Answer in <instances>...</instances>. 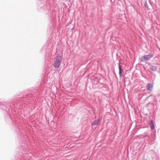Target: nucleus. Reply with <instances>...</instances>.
<instances>
[{
	"label": "nucleus",
	"mask_w": 160,
	"mask_h": 160,
	"mask_svg": "<svg viewBox=\"0 0 160 160\" xmlns=\"http://www.w3.org/2000/svg\"><path fill=\"white\" fill-rule=\"evenodd\" d=\"M62 58L61 56H58L54 59L53 65L55 68H58L59 67L61 62Z\"/></svg>",
	"instance_id": "1"
},
{
	"label": "nucleus",
	"mask_w": 160,
	"mask_h": 160,
	"mask_svg": "<svg viewBox=\"0 0 160 160\" xmlns=\"http://www.w3.org/2000/svg\"><path fill=\"white\" fill-rule=\"evenodd\" d=\"M153 57L152 54H150L148 55L142 56L141 57V61L142 62H145L149 60Z\"/></svg>",
	"instance_id": "2"
},
{
	"label": "nucleus",
	"mask_w": 160,
	"mask_h": 160,
	"mask_svg": "<svg viewBox=\"0 0 160 160\" xmlns=\"http://www.w3.org/2000/svg\"><path fill=\"white\" fill-rule=\"evenodd\" d=\"M101 120L102 118L100 117H99L98 118V121H95L92 123V125L94 126L99 125L100 123Z\"/></svg>",
	"instance_id": "3"
},
{
	"label": "nucleus",
	"mask_w": 160,
	"mask_h": 160,
	"mask_svg": "<svg viewBox=\"0 0 160 160\" xmlns=\"http://www.w3.org/2000/svg\"><path fill=\"white\" fill-rule=\"evenodd\" d=\"M153 85L151 83H148L146 86V88L147 90L151 91L152 89Z\"/></svg>",
	"instance_id": "4"
},
{
	"label": "nucleus",
	"mask_w": 160,
	"mask_h": 160,
	"mask_svg": "<svg viewBox=\"0 0 160 160\" xmlns=\"http://www.w3.org/2000/svg\"><path fill=\"white\" fill-rule=\"evenodd\" d=\"M150 69L152 71H155L157 70V68L155 66L152 65L150 67Z\"/></svg>",
	"instance_id": "5"
},
{
	"label": "nucleus",
	"mask_w": 160,
	"mask_h": 160,
	"mask_svg": "<svg viewBox=\"0 0 160 160\" xmlns=\"http://www.w3.org/2000/svg\"><path fill=\"white\" fill-rule=\"evenodd\" d=\"M150 126L151 129L153 130L154 128V124L152 120L150 122Z\"/></svg>",
	"instance_id": "6"
},
{
	"label": "nucleus",
	"mask_w": 160,
	"mask_h": 160,
	"mask_svg": "<svg viewBox=\"0 0 160 160\" xmlns=\"http://www.w3.org/2000/svg\"><path fill=\"white\" fill-rule=\"evenodd\" d=\"M119 74L120 76L121 77L122 76V68L121 67L120 65H119Z\"/></svg>",
	"instance_id": "7"
}]
</instances>
